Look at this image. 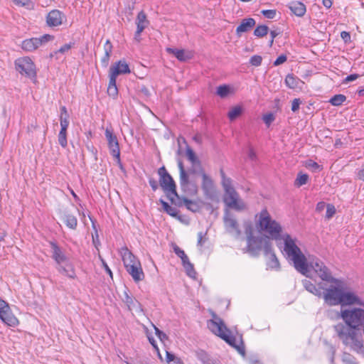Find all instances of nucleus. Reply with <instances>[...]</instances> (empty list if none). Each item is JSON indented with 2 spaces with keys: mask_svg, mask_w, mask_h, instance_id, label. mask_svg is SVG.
Segmentation results:
<instances>
[{
  "mask_svg": "<svg viewBox=\"0 0 364 364\" xmlns=\"http://www.w3.org/2000/svg\"><path fill=\"white\" fill-rule=\"evenodd\" d=\"M341 318L345 321L334 326L339 338L343 343L348 346L357 352L364 349L363 339L360 330L364 333V309L353 308L341 311Z\"/></svg>",
  "mask_w": 364,
  "mask_h": 364,
  "instance_id": "1",
  "label": "nucleus"
},
{
  "mask_svg": "<svg viewBox=\"0 0 364 364\" xmlns=\"http://www.w3.org/2000/svg\"><path fill=\"white\" fill-rule=\"evenodd\" d=\"M208 311L212 318L207 321L208 328L214 335L220 338L230 346L237 350L240 355L245 356V348L242 338H240V343L237 344L235 336L232 334L231 331L228 328L224 321L214 311L209 309Z\"/></svg>",
  "mask_w": 364,
  "mask_h": 364,
  "instance_id": "2",
  "label": "nucleus"
},
{
  "mask_svg": "<svg viewBox=\"0 0 364 364\" xmlns=\"http://www.w3.org/2000/svg\"><path fill=\"white\" fill-rule=\"evenodd\" d=\"M284 240V252L294 262L295 269L304 275L309 271V264L305 255L296 244V238H292L289 234L282 236Z\"/></svg>",
  "mask_w": 364,
  "mask_h": 364,
  "instance_id": "3",
  "label": "nucleus"
},
{
  "mask_svg": "<svg viewBox=\"0 0 364 364\" xmlns=\"http://www.w3.org/2000/svg\"><path fill=\"white\" fill-rule=\"evenodd\" d=\"M257 228L269 235V239L278 240L281 237L282 226L270 216L267 210L263 209L259 213Z\"/></svg>",
  "mask_w": 364,
  "mask_h": 364,
  "instance_id": "4",
  "label": "nucleus"
},
{
  "mask_svg": "<svg viewBox=\"0 0 364 364\" xmlns=\"http://www.w3.org/2000/svg\"><path fill=\"white\" fill-rule=\"evenodd\" d=\"M179 169V183L182 192L188 196H194L198 193L197 183L190 180L188 172L185 170L183 163L181 160L178 161Z\"/></svg>",
  "mask_w": 364,
  "mask_h": 364,
  "instance_id": "5",
  "label": "nucleus"
},
{
  "mask_svg": "<svg viewBox=\"0 0 364 364\" xmlns=\"http://www.w3.org/2000/svg\"><path fill=\"white\" fill-rule=\"evenodd\" d=\"M310 267L322 281L334 284L341 283L338 279L332 276L331 270L319 259L316 258L311 261Z\"/></svg>",
  "mask_w": 364,
  "mask_h": 364,
  "instance_id": "6",
  "label": "nucleus"
},
{
  "mask_svg": "<svg viewBox=\"0 0 364 364\" xmlns=\"http://www.w3.org/2000/svg\"><path fill=\"white\" fill-rule=\"evenodd\" d=\"M16 70L26 77H36V65L29 57L19 58L15 60Z\"/></svg>",
  "mask_w": 364,
  "mask_h": 364,
  "instance_id": "7",
  "label": "nucleus"
},
{
  "mask_svg": "<svg viewBox=\"0 0 364 364\" xmlns=\"http://www.w3.org/2000/svg\"><path fill=\"white\" fill-rule=\"evenodd\" d=\"M159 176V184L164 192L177 196L176 185L172 176L168 173L165 166H161L158 169Z\"/></svg>",
  "mask_w": 364,
  "mask_h": 364,
  "instance_id": "8",
  "label": "nucleus"
},
{
  "mask_svg": "<svg viewBox=\"0 0 364 364\" xmlns=\"http://www.w3.org/2000/svg\"><path fill=\"white\" fill-rule=\"evenodd\" d=\"M223 202L228 208L237 211L243 210L246 207L245 203L240 198V196L235 188L225 191Z\"/></svg>",
  "mask_w": 364,
  "mask_h": 364,
  "instance_id": "9",
  "label": "nucleus"
},
{
  "mask_svg": "<svg viewBox=\"0 0 364 364\" xmlns=\"http://www.w3.org/2000/svg\"><path fill=\"white\" fill-rule=\"evenodd\" d=\"M337 286L331 285L328 288H325L322 291L321 297H323L325 303L328 306H337L340 304L341 296L343 288Z\"/></svg>",
  "mask_w": 364,
  "mask_h": 364,
  "instance_id": "10",
  "label": "nucleus"
},
{
  "mask_svg": "<svg viewBox=\"0 0 364 364\" xmlns=\"http://www.w3.org/2000/svg\"><path fill=\"white\" fill-rule=\"evenodd\" d=\"M107 140L108 147L110 154L116 159L117 164L120 168H122V164L120 159V149L117 136L113 133L112 130L107 128L105 132Z\"/></svg>",
  "mask_w": 364,
  "mask_h": 364,
  "instance_id": "11",
  "label": "nucleus"
},
{
  "mask_svg": "<svg viewBox=\"0 0 364 364\" xmlns=\"http://www.w3.org/2000/svg\"><path fill=\"white\" fill-rule=\"evenodd\" d=\"M270 241L268 237L254 236L247 240V250L252 257H258L260 251H264L265 243Z\"/></svg>",
  "mask_w": 364,
  "mask_h": 364,
  "instance_id": "12",
  "label": "nucleus"
},
{
  "mask_svg": "<svg viewBox=\"0 0 364 364\" xmlns=\"http://www.w3.org/2000/svg\"><path fill=\"white\" fill-rule=\"evenodd\" d=\"M53 39L54 36L49 34H44L40 38H28L22 41L21 48L25 51L32 52Z\"/></svg>",
  "mask_w": 364,
  "mask_h": 364,
  "instance_id": "13",
  "label": "nucleus"
},
{
  "mask_svg": "<svg viewBox=\"0 0 364 364\" xmlns=\"http://www.w3.org/2000/svg\"><path fill=\"white\" fill-rule=\"evenodd\" d=\"M199 172L203 178L201 187L205 198L214 200L216 197V192L213 180L205 173L203 168L200 169Z\"/></svg>",
  "mask_w": 364,
  "mask_h": 364,
  "instance_id": "14",
  "label": "nucleus"
},
{
  "mask_svg": "<svg viewBox=\"0 0 364 364\" xmlns=\"http://www.w3.org/2000/svg\"><path fill=\"white\" fill-rule=\"evenodd\" d=\"M264 254L266 257H269L267 262V267L270 269H279V262L273 250L271 241H267L265 243Z\"/></svg>",
  "mask_w": 364,
  "mask_h": 364,
  "instance_id": "15",
  "label": "nucleus"
},
{
  "mask_svg": "<svg viewBox=\"0 0 364 364\" xmlns=\"http://www.w3.org/2000/svg\"><path fill=\"white\" fill-rule=\"evenodd\" d=\"M352 304H358L364 307V301H361L357 295L353 292L345 291L343 289L339 305L347 306Z\"/></svg>",
  "mask_w": 364,
  "mask_h": 364,
  "instance_id": "16",
  "label": "nucleus"
},
{
  "mask_svg": "<svg viewBox=\"0 0 364 364\" xmlns=\"http://www.w3.org/2000/svg\"><path fill=\"white\" fill-rule=\"evenodd\" d=\"M64 14L58 9L51 10L46 16V23L49 27L59 26L63 23Z\"/></svg>",
  "mask_w": 364,
  "mask_h": 364,
  "instance_id": "17",
  "label": "nucleus"
},
{
  "mask_svg": "<svg viewBox=\"0 0 364 364\" xmlns=\"http://www.w3.org/2000/svg\"><path fill=\"white\" fill-rule=\"evenodd\" d=\"M225 227L228 232H235L237 237L241 235V230L239 228V224L236 219L232 218V215L227 210L225 213L224 218Z\"/></svg>",
  "mask_w": 364,
  "mask_h": 364,
  "instance_id": "18",
  "label": "nucleus"
},
{
  "mask_svg": "<svg viewBox=\"0 0 364 364\" xmlns=\"http://www.w3.org/2000/svg\"><path fill=\"white\" fill-rule=\"evenodd\" d=\"M49 244L52 249V258L55 262L56 265H59L65 262L69 261V259L58 246L57 242L55 241H50Z\"/></svg>",
  "mask_w": 364,
  "mask_h": 364,
  "instance_id": "19",
  "label": "nucleus"
},
{
  "mask_svg": "<svg viewBox=\"0 0 364 364\" xmlns=\"http://www.w3.org/2000/svg\"><path fill=\"white\" fill-rule=\"evenodd\" d=\"M128 64L124 60H119L109 68V75L116 78L119 75L130 73Z\"/></svg>",
  "mask_w": 364,
  "mask_h": 364,
  "instance_id": "20",
  "label": "nucleus"
},
{
  "mask_svg": "<svg viewBox=\"0 0 364 364\" xmlns=\"http://www.w3.org/2000/svg\"><path fill=\"white\" fill-rule=\"evenodd\" d=\"M56 269L59 273L68 277V278L75 279L76 277L74 266L71 262H70V261L56 265Z\"/></svg>",
  "mask_w": 364,
  "mask_h": 364,
  "instance_id": "21",
  "label": "nucleus"
},
{
  "mask_svg": "<svg viewBox=\"0 0 364 364\" xmlns=\"http://www.w3.org/2000/svg\"><path fill=\"white\" fill-rule=\"evenodd\" d=\"M302 284L306 291L318 297H321L322 290L325 289L324 284L322 282H320L318 287H316L314 284L311 283V281L304 279Z\"/></svg>",
  "mask_w": 364,
  "mask_h": 364,
  "instance_id": "22",
  "label": "nucleus"
},
{
  "mask_svg": "<svg viewBox=\"0 0 364 364\" xmlns=\"http://www.w3.org/2000/svg\"><path fill=\"white\" fill-rule=\"evenodd\" d=\"M127 272L132 276L135 282H138L144 279V274L141 269L140 262H135L132 266L127 269Z\"/></svg>",
  "mask_w": 364,
  "mask_h": 364,
  "instance_id": "23",
  "label": "nucleus"
},
{
  "mask_svg": "<svg viewBox=\"0 0 364 364\" xmlns=\"http://www.w3.org/2000/svg\"><path fill=\"white\" fill-rule=\"evenodd\" d=\"M255 23L256 21L253 18H243L236 28V35L240 37L242 33L250 31L255 26Z\"/></svg>",
  "mask_w": 364,
  "mask_h": 364,
  "instance_id": "24",
  "label": "nucleus"
},
{
  "mask_svg": "<svg viewBox=\"0 0 364 364\" xmlns=\"http://www.w3.org/2000/svg\"><path fill=\"white\" fill-rule=\"evenodd\" d=\"M288 9L296 16L302 17L306 11V7L304 3L299 1H293L287 6Z\"/></svg>",
  "mask_w": 364,
  "mask_h": 364,
  "instance_id": "25",
  "label": "nucleus"
},
{
  "mask_svg": "<svg viewBox=\"0 0 364 364\" xmlns=\"http://www.w3.org/2000/svg\"><path fill=\"white\" fill-rule=\"evenodd\" d=\"M0 319L6 325L9 326H16L18 324V320L12 314L11 309H6L4 312L0 314Z\"/></svg>",
  "mask_w": 364,
  "mask_h": 364,
  "instance_id": "26",
  "label": "nucleus"
},
{
  "mask_svg": "<svg viewBox=\"0 0 364 364\" xmlns=\"http://www.w3.org/2000/svg\"><path fill=\"white\" fill-rule=\"evenodd\" d=\"M61 220L65 225L71 230H76L77 227V218L68 211H64L61 215Z\"/></svg>",
  "mask_w": 364,
  "mask_h": 364,
  "instance_id": "27",
  "label": "nucleus"
},
{
  "mask_svg": "<svg viewBox=\"0 0 364 364\" xmlns=\"http://www.w3.org/2000/svg\"><path fill=\"white\" fill-rule=\"evenodd\" d=\"M136 33L141 32L149 25V21L146 18V15L144 11H141L136 18Z\"/></svg>",
  "mask_w": 364,
  "mask_h": 364,
  "instance_id": "28",
  "label": "nucleus"
},
{
  "mask_svg": "<svg viewBox=\"0 0 364 364\" xmlns=\"http://www.w3.org/2000/svg\"><path fill=\"white\" fill-rule=\"evenodd\" d=\"M167 53L173 54L179 61L185 62L191 58L189 53H186L183 49L167 48Z\"/></svg>",
  "mask_w": 364,
  "mask_h": 364,
  "instance_id": "29",
  "label": "nucleus"
},
{
  "mask_svg": "<svg viewBox=\"0 0 364 364\" xmlns=\"http://www.w3.org/2000/svg\"><path fill=\"white\" fill-rule=\"evenodd\" d=\"M112 45L109 40H107L104 45L105 54L101 59L102 67L107 68L109 65V58L112 52Z\"/></svg>",
  "mask_w": 364,
  "mask_h": 364,
  "instance_id": "30",
  "label": "nucleus"
},
{
  "mask_svg": "<svg viewBox=\"0 0 364 364\" xmlns=\"http://www.w3.org/2000/svg\"><path fill=\"white\" fill-rule=\"evenodd\" d=\"M122 261L126 270L129 268L130 266H132L134 263L139 262L127 248L125 249L124 255H122Z\"/></svg>",
  "mask_w": 364,
  "mask_h": 364,
  "instance_id": "31",
  "label": "nucleus"
},
{
  "mask_svg": "<svg viewBox=\"0 0 364 364\" xmlns=\"http://www.w3.org/2000/svg\"><path fill=\"white\" fill-rule=\"evenodd\" d=\"M124 302L127 304L129 310L139 309L142 310L141 304L135 298L129 296L127 291L124 292Z\"/></svg>",
  "mask_w": 364,
  "mask_h": 364,
  "instance_id": "32",
  "label": "nucleus"
},
{
  "mask_svg": "<svg viewBox=\"0 0 364 364\" xmlns=\"http://www.w3.org/2000/svg\"><path fill=\"white\" fill-rule=\"evenodd\" d=\"M159 203L161 204L164 210L167 214L180 220H181V216L178 215V210L176 208L171 206L167 202L164 200L162 198L159 199Z\"/></svg>",
  "mask_w": 364,
  "mask_h": 364,
  "instance_id": "33",
  "label": "nucleus"
},
{
  "mask_svg": "<svg viewBox=\"0 0 364 364\" xmlns=\"http://www.w3.org/2000/svg\"><path fill=\"white\" fill-rule=\"evenodd\" d=\"M69 114L65 106L60 107V129L67 130L69 126Z\"/></svg>",
  "mask_w": 364,
  "mask_h": 364,
  "instance_id": "34",
  "label": "nucleus"
},
{
  "mask_svg": "<svg viewBox=\"0 0 364 364\" xmlns=\"http://www.w3.org/2000/svg\"><path fill=\"white\" fill-rule=\"evenodd\" d=\"M117 79L109 75V81L107 87V94L112 98L117 97L118 95V89L117 87Z\"/></svg>",
  "mask_w": 364,
  "mask_h": 364,
  "instance_id": "35",
  "label": "nucleus"
},
{
  "mask_svg": "<svg viewBox=\"0 0 364 364\" xmlns=\"http://www.w3.org/2000/svg\"><path fill=\"white\" fill-rule=\"evenodd\" d=\"M300 79L294 74H288L285 77V84L290 89H295L298 87Z\"/></svg>",
  "mask_w": 364,
  "mask_h": 364,
  "instance_id": "36",
  "label": "nucleus"
},
{
  "mask_svg": "<svg viewBox=\"0 0 364 364\" xmlns=\"http://www.w3.org/2000/svg\"><path fill=\"white\" fill-rule=\"evenodd\" d=\"M186 154L188 159L192 163V164H198L199 171L203 168L200 161L196 156L194 151L189 146H186Z\"/></svg>",
  "mask_w": 364,
  "mask_h": 364,
  "instance_id": "37",
  "label": "nucleus"
},
{
  "mask_svg": "<svg viewBox=\"0 0 364 364\" xmlns=\"http://www.w3.org/2000/svg\"><path fill=\"white\" fill-rule=\"evenodd\" d=\"M183 201L185 202L186 208L188 210L193 213H197L200 210V206L196 201L188 199L187 198H183Z\"/></svg>",
  "mask_w": 364,
  "mask_h": 364,
  "instance_id": "38",
  "label": "nucleus"
},
{
  "mask_svg": "<svg viewBox=\"0 0 364 364\" xmlns=\"http://www.w3.org/2000/svg\"><path fill=\"white\" fill-rule=\"evenodd\" d=\"M220 173L222 178V186L224 188V191L233 189L234 187L232 186L231 178L226 177L223 168L220 170Z\"/></svg>",
  "mask_w": 364,
  "mask_h": 364,
  "instance_id": "39",
  "label": "nucleus"
},
{
  "mask_svg": "<svg viewBox=\"0 0 364 364\" xmlns=\"http://www.w3.org/2000/svg\"><path fill=\"white\" fill-rule=\"evenodd\" d=\"M166 196L172 204L178 207H181L183 205H185V202L183 201L184 197H181L178 193L177 196H173L171 193H167Z\"/></svg>",
  "mask_w": 364,
  "mask_h": 364,
  "instance_id": "40",
  "label": "nucleus"
},
{
  "mask_svg": "<svg viewBox=\"0 0 364 364\" xmlns=\"http://www.w3.org/2000/svg\"><path fill=\"white\" fill-rule=\"evenodd\" d=\"M242 113V107L241 106H235L232 107L228 112V117L230 121H234Z\"/></svg>",
  "mask_w": 364,
  "mask_h": 364,
  "instance_id": "41",
  "label": "nucleus"
},
{
  "mask_svg": "<svg viewBox=\"0 0 364 364\" xmlns=\"http://www.w3.org/2000/svg\"><path fill=\"white\" fill-rule=\"evenodd\" d=\"M182 264L186 270L187 275L190 277L195 278L196 272L194 269L193 264L189 261V259L186 260V262H183Z\"/></svg>",
  "mask_w": 364,
  "mask_h": 364,
  "instance_id": "42",
  "label": "nucleus"
},
{
  "mask_svg": "<svg viewBox=\"0 0 364 364\" xmlns=\"http://www.w3.org/2000/svg\"><path fill=\"white\" fill-rule=\"evenodd\" d=\"M309 180V176L306 173H302L301 172H299L297 175V177L294 181V186L296 187H301L303 185H305L307 183Z\"/></svg>",
  "mask_w": 364,
  "mask_h": 364,
  "instance_id": "43",
  "label": "nucleus"
},
{
  "mask_svg": "<svg viewBox=\"0 0 364 364\" xmlns=\"http://www.w3.org/2000/svg\"><path fill=\"white\" fill-rule=\"evenodd\" d=\"M269 32V28L266 25H259L254 31V35L258 38L265 36Z\"/></svg>",
  "mask_w": 364,
  "mask_h": 364,
  "instance_id": "44",
  "label": "nucleus"
},
{
  "mask_svg": "<svg viewBox=\"0 0 364 364\" xmlns=\"http://www.w3.org/2000/svg\"><path fill=\"white\" fill-rule=\"evenodd\" d=\"M346 100V97L342 94H338L333 96L329 102L333 106L341 105Z\"/></svg>",
  "mask_w": 364,
  "mask_h": 364,
  "instance_id": "45",
  "label": "nucleus"
},
{
  "mask_svg": "<svg viewBox=\"0 0 364 364\" xmlns=\"http://www.w3.org/2000/svg\"><path fill=\"white\" fill-rule=\"evenodd\" d=\"M58 142L62 147L65 148L67 146V130L60 129L58 134Z\"/></svg>",
  "mask_w": 364,
  "mask_h": 364,
  "instance_id": "46",
  "label": "nucleus"
},
{
  "mask_svg": "<svg viewBox=\"0 0 364 364\" xmlns=\"http://www.w3.org/2000/svg\"><path fill=\"white\" fill-rule=\"evenodd\" d=\"M230 92V87L227 85H220L217 88V95L220 97H225Z\"/></svg>",
  "mask_w": 364,
  "mask_h": 364,
  "instance_id": "47",
  "label": "nucleus"
},
{
  "mask_svg": "<svg viewBox=\"0 0 364 364\" xmlns=\"http://www.w3.org/2000/svg\"><path fill=\"white\" fill-rule=\"evenodd\" d=\"M173 252L175 254L181 259L182 263L188 260V257L185 253V252L181 250L177 245H173Z\"/></svg>",
  "mask_w": 364,
  "mask_h": 364,
  "instance_id": "48",
  "label": "nucleus"
},
{
  "mask_svg": "<svg viewBox=\"0 0 364 364\" xmlns=\"http://www.w3.org/2000/svg\"><path fill=\"white\" fill-rule=\"evenodd\" d=\"M342 360L345 364H358L355 358L352 355L346 353H343Z\"/></svg>",
  "mask_w": 364,
  "mask_h": 364,
  "instance_id": "49",
  "label": "nucleus"
},
{
  "mask_svg": "<svg viewBox=\"0 0 364 364\" xmlns=\"http://www.w3.org/2000/svg\"><path fill=\"white\" fill-rule=\"evenodd\" d=\"M306 166L312 169L314 171H319L322 169L321 166L318 163L311 159L306 162Z\"/></svg>",
  "mask_w": 364,
  "mask_h": 364,
  "instance_id": "50",
  "label": "nucleus"
},
{
  "mask_svg": "<svg viewBox=\"0 0 364 364\" xmlns=\"http://www.w3.org/2000/svg\"><path fill=\"white\" fill-rule=\"evenodd\" d=\"M75 45V42H70L69 43H66L62 46L57 51L55 52V53H65L73 48Z\"/></svg>",
  "mask_w": 364,
  "mask_h": 364,
  "instance_id": "51",
  "label": "nucleus"
},
{
  "mask_svg": "<svg viewBox=\"0 0 364 364\" xmlns=\"http://www.w3.org/2000/svg\"><path fill=\"white\" fill-rule=\"evenodd\" d=\"M274 119H275V116L272 112L264 114L262 117V120L264 121V124L267 127H269L270 124L274 121Z\"/></svg>",
  "mask_w": 364,
  "mask_h": 364,
  "instance_id": "52",
  "label": "nucleus"
},
{
  "mask_svg": "<svg viewBox=\"0 0 364 364\" xmlns=\"http://www.w3.org/2000/svg\"><path fill=\"white\" fill-rule=\"evenodd\" d=\"M261 14L267 18L273 19L277 15L276 9H267L261 11Z\"/></svg>",
  "mask_w": 364,
  "mask_h": 364,
  "instance_id": "53",
  "label": "nucleus"
},
{
  "mask_svg": "<svg viewBox=\"0 0 364 364\" xmlns=\"http://www.w3.org/2000/svg\"><path fill=\"white\" fill-rule=\"evenodd\" d=\"M262 58L261 55H255L250 59V63L255 67L259 66L262 64Z\"/></svg>",
  "mask_w": 364,
  "mask_h": 364,
  "instance_id": "54",
  "label": "nucleus"
},
{
  "mask_svg": "<svg viewBox=\"0 0 364 364\" xmlns=\"http://www.w3.org/2000/svg\"><path fill=\"white\" fill-rule=\"evenodd\" d=\"M155 334L157 336V337L160 339L161 341L164 342L166 340H168V336L161 331L159 328H157L156 326L153 325Z\"/></svg>",
  "mask_w": 364,
  "mask_h": 364,
  "instance_id": "55",
  "label": "nucleus"
},
{
  "mask_svg": "<svg viewBox=\"0 0 364 364\" xmlns=\"http://www.w3.org/2000/svg\"><path fill=\"white\" fill-rule=\"evenodd\" d=\"M336 213V208L332 204H327L326 205V218L328 219L331 218L333 215Z\"/></svg>",
  "mask_w": 364,
  "mask_h": 364,
  "instance_id": "56",
  "label": "nucleus"
},
{
  "mask_svg": "<svg viewBox=\"0 0 364 364\" xmlns=\"http://www.w3.org/2000/svg\"><path fill=\"white\" fill-rule=\"evenodd\" d=\"M206 235H207V232H199L198 233V242H197L198 246L202 247L205 244V242L207 240V238L205 237Z\"/></svg>",
  "mask_w": 364,
  "mask_h": 364,
  "instance_id": "57",
  "label": "nucleus"
},
{
  "mask_svg": "<svg viewBox=\"0 0 364 364\" xmlns=\"http://www.w3.org/2000/svg\"><path fill=\"white\" fill-rule=\"evenodd\" d=\"M245 233L247 236V240L255 236L253 235V227L251 223H246L245 225Z\"/></svg>",
  "mask_w": 364,
  "mask_h": 364,
  "instance_id": "58",
  "label": "nucleus"
},
{
  "mask_svg": "<svg viewBox=\"0 0 364 364\" xmlns=\"http://www.w3.org/2000/svg\"><path fill=\"white\" fill-rule=\"evenodd\" d=\"M198 358L205 364L211 357L204 350H200L198 353Z\"/></svg>",
  "mask_w": 364,
  "mask_h": 364,
  "instance_id": "59",
  "label": "nucleus"
},
{
  "mask_svg": "<svg viewBox=\"0 0 364 364\" xmlns=\"http://www.w3.org/2000/svg\"><path fill=\"white\" fill-rule=\"evenodd\" d=\"M287 55L284 54H282L279 56H278L277 58L274 61L273 65L274 66L280 65L283 64L284 63H285L287 61Z\"/></svg>",
  "mask_w": 364,
  "mask_h": 364,
  "instance_id": "60",
  "label": "nucleus"
},
{
  "mask_svg": "<svg viewBox=\"0 0 364 364\" xmlns=\"http://www.w3.org/2000/svg\"><path fill=\"white\" fill-rule=\"evenodd\" d=\"M148 339H149V343L151 344V346L154 348V350L156 351L159 358L162 359L161 355L160 354V352H159V348L156 344L155 339L152 336H148Z\"/></svg>",
  "mask_w": 364,
  "mask_h": 364,
  "instance_id": "61",
  "label": "nucleus"
},
{
  "mask_svg": "<svg viewBox=\"0 0 364 364\" xmlns=\"http://www.w3.org/2000/svg\"><path fill=\"white\" fill-rule=\"evenodd\" d=\"M359 77H360V75H358V74H356V73L350 74V75H348L347 77H346V78L343 80V83L346 84L350 82H353V81L357 80Z\"/></svg>",
  "mask_w": 364,
  "mask_h": 364,
  "instance_id": "62",
  "label": "nucleus"
},
{
  "mask_svg": "<svg viewBox=\"0 0 364 364\" xmlns=\"http://www.w3.org/2000/svg\"><path fill=\"white\" fill-rule=\"evenodd\" d=\"M301 102L299 98H295L293 100L291 103V111L293 112H296L299 110Z\"/></svg>",
  "mask_w": 364,
  "mask_h": 364,
  "instance_id": "63",
  "label": "nucleus"
},
{
  "mask_svg": "<svg viewBox=\"0 0 364 364\" xmlns=\"http://www.w3.org/2000/svg\"><path fill=\"white\" fill-rule=\"evenodd\" d=\"M247 155H248V158L250 159V160H251L252 161H257V156L255 151L254 150V149L252 147H251V146L249 147Z\"/></svg>",
  "mask_w": 364,
  "mask_h": 364,
  "instance_id": "64",
  "label": "nucleus"
}]
</instances>
